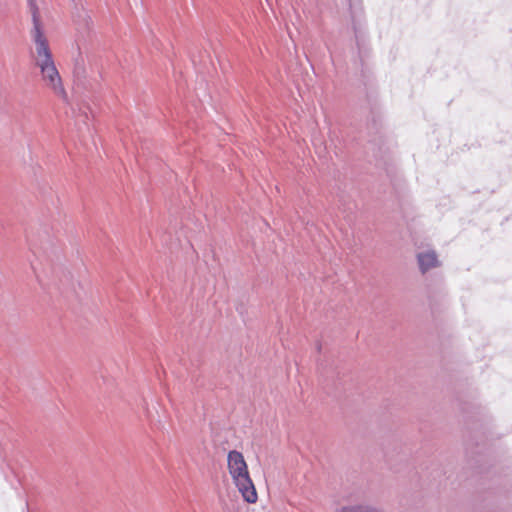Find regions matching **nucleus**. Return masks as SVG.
<instances>
[{
  "label": "nucleus",
  "instance_id": "f257e3e1",
  "mask_svg": "<svg viewBox=\"0 0 512 512\" xmlns=\"http://www.w3.org/2000/svg\"><path fill=\"white\" fill-rule=\"evenodd\" d=\"M29 5L33 21L31 37L35 44V64L40 69L42 79L45 82V84L50 89H52L56 95L65 99L66 91L62 85V80L58 72V69L56 68V65L54 63L48 41L42 31L38 15V8L33 4V0H29Z\"/></svg>",
  "mask_w": 512,
  "mask_h": 512
},
{
  "label": "nucleus",
  "instance_id": "f03ea898",
  "mask_svg": "<svg viewBox=\"0 0 512 512\" xmlns=\"http://www.w3.org/2000/svg\"><path fill=\"white\" fill-rule=\"evenodd\" d=\"M227 462L229 473L243 499L247 503H255L258 496L243 454L237 450H231L228 453Z\"/></svg>",
  "mask_w": 512,
  "mask_h": 512
},
{
  "label": "nucleus",
  "instance_id": "7ed1b4c3",
  "mask_svg": "<svg viewBox=\"0 0 512 512\" xmlns=\"http://www.w3.org/2000/svg\"><path fill=\"white\" fill-rule=\"evenodd\" d=\"M420 271L424 274L432 268L439 266V260L434 250H427L417 254Z\"/></svg>",
  "mask_w": 512,
  "mask_h": 512
},
{
  "label": "nucleus",
  "instance_id": "20e7f679",
  "mask_svg": "<svg viewBox=\"0 0 512 512\" xmlns=\"http://www.w3.org/2000/svg\"><path fill=\"white\" fill-rule=\"evenodd\" d=\"M336 512H383L381 509H378L376 507L370 506V505H351V506H344L337 510Z\"/></svg>",
  "mask_w": 512,
  "mask_h": 512
}]
</instances>
